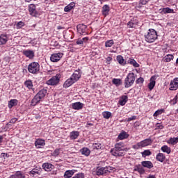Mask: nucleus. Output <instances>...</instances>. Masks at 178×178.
<instances>
[{"mask_svg":"<svg viewBox=\"0 0 178 178\" xmlns=\"http://www.w3.org/2000/svg\"><path fill=\"white\" fill-rule=\"evenodd\" d=\"M24 85L26 86V87H27V88H29V90H33V81L31 80H27L24 82Z\"/></svg>","mask_w":178,"mask_h":178,"instance_id":"2f4dec72","label":"nucleus"},{"mask_svg":"<svg viewBox=\"0 0 178 178\" xmlns=\"http://www.w3.org/2000/svg\"><path fill=\"white\" fill-rule=\"evenodd\" d=\"M162 113H163V109H161V110H157L156 111H155V113H154V116L156 117L159 115H162Z\"/></svg>","mask_w":178,"mask_h":178,"instance_id":"8fccbe9b","label":"nucleus"},{"mask_svg":"<svg viewBox=\"0 0 178 178\" xmlns=\"http://www.w3.org/2000/svg\"><path fill=\"white\" fill-rule=\"evenodd\" d=\"M103 115V118H104V119H109L111 118V116H112V113L109 112V111H104L102 113Z\"/></svg>","mask_w":178,"mask_h":178,"instance_id":"a19ab883","label":"nucleus"},{"mask_svg":"<svg viewBox=\"0 0 178 178\" xmlns=\"http://www.w3.org/2000/svg\"><path fill=\"white\" fill-rule=\"evenodd\" d=\"M74 175V171L73 170H67L65 174H64V177L65 178H70L72 176Z\"/></svg>","mask_w":178,"mask_h":178,"instance_id":"c9c22d12","label":"nucleus"},{"mask_svg":"<svg viewBox=\"0 0 178 178\" xmlns=\"http://www.w3.org/2000/svg\"><path fill=\"white\" fill-rule=\"evenodd\" d=\"M161 151H163V152H166V154H170L171 152L170 147H168V145L161 147Z\"/></svg>","mask_w":178,"mask_h":178,"instance_id":"e433bc0d","label":"nucleus"},{"mask_svg":"<svg viewBox=\"0 0 178 178\" xmlns=\"http://www.w3.org/2000/svg\"><path fill=\"white\" fill-rule=\"evenodd\" d=\"M152 144V139L147 138L139 143L137 145H133V148L134 149H139V148H144V147H148V145H151Z\"/></svg>","mask_w":178,"mask_h":178,"instance_id":"7ed1b4c3","label":"nucleus"},{"mask_svg":"<svg viewBox=\"0 0 178 178\" xmlns=\"http://www.w3.org/2000/svg\"><path fill=\"white\" fill-rule=\"evenodd\" d=\"M107 60H112L111 57H108V58H107Z\"/></svg>","mask_w":178,"mask_h":178,"instance_id":"774afa93","label":"nucleus"},{"mask_svg":"<svg viewBox=\"0 0 178 178\" xmlns=\"http://www.w3.org/2000/svg\"><path fill=\"white\" fill-rule=\"evenodd\" d=\"M28 71L32 74H35L38 72H40V64L38 63H31L28 66Z\"/></svg>","mask_w":178,"mask_h":178,"instance_id":"20e7f679","label":"nucleus"},{"mask_svg":"<svg viewBox=\"0 0 178 178\" xmlns=\"http://www.w3.org/2000/svg\"><path fill=\"white\" fill-rule=\"evenodd\" d=\"M117 60L120 65H126V63H124V59L123 58V56H117Z\"/></svg>","mask_w":178,"mask_h":178,"instance_id":"58836bf2","label":"nucleus"},{"mask_svg":"<svg viewBox=\"0 0 178 178\" xmlns=\"http://www.w3.org/2000/svg\"><path fill=\"white\" fill-rule=\"evenodd\" d=\"M136 84H143L144 83V78L140 77L136 81Z\"/></svg>","mask_w":178,"mask_h":178,"instance_id":"603ef678","label":"nucleus"},{"mask_svg":"<svg viewBox=\"0 0 178 178\" xmlns=\"http://www.w3.org/2000/svg\"><path fill=\"white\" fill-rule=\"evenodd\" d=\"M41 99H42L36 95L32 99L31 105H32V106H35L37 104H40Z\"/></svg>","mask_w":178,"mask_h":178,"instance_id":"f3484780","label":"nucleus"},{"mask_svg":"<svg viewBox=\"0 0 178 178\" xmlns=\"http://www.w3.org/2000/svg\"><path fill=\"white\" fill-rule=\"evenodd\" d=\"M35 147H38V148H40V146H38V145L44 147V145H45V140H42V139H38L35 142Z\"/></svg>","mask_w":178,"mask_h":178,"instance_id":"a878e982","label":"nucleus"},{"mask_svg":"<svg viewBox=\"0 0 178 178\" xmlns=\"http://www.w3.org/2000/svg\"><path fill=\"white\" fill-rule=\"evenodd\" d=\"M60 152V149H56L53 152V153H51V155H52V156L56 157V156H59Z\"/></svg>","mask_w":178,"mask_h":178,"instance_id":"a18cd8bd","label":"nucleus"},{"mask_svg":"<svg viewBox=\"0 0 178 178\" xmlns=\"http://www.w3.org/2000/svg\"><path fill=\"white\" fill-rule=\"evenodd\" d=\"M152 152L149 151V149H146L143 152H142V156H149L151 155Z\"/></svg>","mask_w":178,"mask_h":178,"instance_id":"49530a36","label":"nucleus"},{"mask_svg":"<svg viewBox=\"0 0 178 178\" xmlns=\"http://www.w3.org/2000/svg\"><path fill=\"white\" fill-rule=\"evenodd\" d=\"M7 155H8V154H6V153H1V156L5 157V156H6Z\"/></svg>","mask_w":178,"mask_h":178,"instance_id":"69168bd1","label":"nucleus"},{"mask_svg":"<svg viewBox=\"0 0 178 178\" xmlns=\"http://www.w3.org/2000/svg\"><path fill=\"white\" fill-rule=\"evenodd\" d=\"M113 44V40H111L105 42V47H106V48H111Z\"/></svg>","mask_w":178,"mask_h":178,"instance_id":"c03bdc74","label":"nucleus"},{"mask_svg":"<svg viewBox=\"0 0 178 178\" xmlns=\"http://www.w3.org/2000/svg\"><path fill=\"white\" fill-rule=\"evenodd\" d=\"M177 95H176L172 99L170 100V104L172 105H176L177 104Z\"/></svg>","mask_w":178,"mask_h":178,"instance_id":"09e8293b","label":"nucleus"},{"mask_svg":"<svg viewBox=\"0 0 178 178\" xmlns=\"http://www.w3.org/2000/svg\"><path fill=\"white\" fill-rule=\"evenodd\" d=\"M138 23L136 20H131L128 22L127 26L129 29H134Z\"/></svg>","mask_w":178,"mask_h":178,"instance_id":"c85d7f7f","label":"nucleus"},{"mask_svg":"<svg viewBox=\"0 0 178 178\" xmlns=\"http://www.w3.org/2000/svg\"><path fill=\"white\" fill-rule=\"evenodd\" d=\"M76 30L77 33L81 34V35H83V34H86V30H87V26L83 24H79L76 26Z\"/></svg>","mask_w":178,"mask_h":178,"instance_id":"0eeeda50","label":"nucleus"},{"mask_svg":"<svg viewBox=\"0 0 178 178\" xmlns=\"http://www.w3.org/2000/svg\"><path fill=\"white\" fill-rule=\"evenodd\" d=\"M109 10H110L109 6L104 5L102 7V13L104 16H108V15L109 14Z\"/></svg>","mask_w":178,"mask_h":178,"instance_id":"5701e85b","label":"nucleus"},{"mask_svg":"<svg viewBox=\"0 0 178 178\" xmlns=\"http://www.w3.org/2000/svg\"><path fill=\"white\" fill-rule=\"evenodd\" d=\"M111 154L113 156H124V152L123 150H118L116 149H111Z\"/></svg>","mask_w":178,"mask_h":178,"instance_id":"1a4fd4ad","label":"nucleus"},{"mask_svg":"<svg viewBox=\"0 0 178 178\" xmlns=\"http://www.w3.org/2000/svg\"><path fill=\"white\" fill-rule=\"evenodd\" d=\"M36 95L42 99L47 95V89H42Z\"/></svg>","mask_w":178,"mask_h":178,"instance_id":"b1692460","label":"nucleus"},{"mask_svg":"<svg viewBox=\"0 0 178 178\" xmlns=\"http://www.w3.org/2000/svg\"><path fill=\"white\" fill-rule=\"evenodd\" d=\"M83 41V43L84 44V42H87L88 41V37H86L81 39Z\"/></svg>","mask_w":178,"mask_h":178,"instance_id":"680f3d73","label":"nucleus"},{"mask_svg":"<svg viewBox=\"0 0 178 178\" xmlns=\"http://www.w3.org/2000/svg\"><path fill=\"white\" fill-rule=\"evenodd\" d=\"M42 168L46 172H49L51 170V168H52V164L49 163H44L42 164Z\"/></svg>","mask_w":178,"mask_h":178,"instance_id":"cd10ccee","label":"nucleus"},{"mask_svg":"<svg viewBox=\"0 0 178 178\" xmlns=\"http://www.w3.org/2000/svg\"><path fill=\"white\" fill-rule=\"evenodd\" d=\"M6 42H8V37H6V35H1L0 36V45H3Z\"/></svg>","mask_w":178,"mask_h":178,"instance_id":"72a5a7b5","label":"nucleus"},{"mask_svg":"<svg viewBox=\"0 0 178 178\" xmlns=\"http://www.w3.org/2000/svg\"><path fill=\"white\" fill-rule=\"evenodd\" d=\"M126 102H127V96H123L122 99H120L119 104L123 106V105H126Z\"/></svg>","mask_w":178,"mask_h":178,"instance_id":"ea45409f","label":"nucleus"},{"mask_svg":"<svg viewBox=\"0 0 178 178\" xmlns=\"http://www.w3.org/2000/svg\"><path fill=\"white\" fill-rule=\"evenodd\" d=\"M156 159L159 162H164L166 157L164 156L163 153H159L156 156Z\"/></svg>","mask_w":178,"mask_h":178,"instance_id":"6ab92c4d","label":"nucleus"},{"mask_svg":"<svg viewBox=\"0 0 178 178\" xmlns=\"http://www.w3.org/2000/svg\"><path fill=\"white\" fill-rule=\"evenodd\" d=\"M74 6H76V3L74 2H72L65 7L64 10L65 12H70Z\"/></svg>","mask_w":178,"mask_h":178,"instance_id":"4be33fe9","label":"nucleus"},{"mask_svg":"<svg viewBox=\"0 0 178 178\" xmlns=\"http://www.w3.org/2000/svg\"><path fill=\"white\" fill-rule=\"evenodd\" d=\"M79 136H80V133L77 131H74L70 133V137L71 140H76Z\"/></svg>","mask_w":178,"mask_h":178,"instance_id":"412c9836","label":"nucleus"},{"mask_svg":"<svg viewBox=\"0 0 178 178\" xmlns=\"http://www.w3.org/2000/svg\"><path fill=\"white\" fill-rule=\"evenodd\" d=\"M80 77H81V74H80V72L75 71L74 73H73L71 76L70 79H72L76 83V81H79Z\"/></svg>","mask_w":178,"mask_h":178,"instance_id":"ddd939ff","label":"nucleus"},{"mask_svg":"<svg viewBox=\"0 0 178 178\" xmlns=\"http://www.w3.org/2000/svg\"><path fill=\"white\" fill-rule=\"evenodd\" d=\"M134 81H136V76L134 75V72L128 74L124 82L125 88L131 87V85L134 84Z\"/></svg>","mask_w":178,"mask_h":178,"instance_id":"f03ea898","label":"nucleus"},{"mask_svg":"<svg viewBox=\"0 0 178 178\" xmlns=\"http://www.w3.org/2000/svg\"><path fill=\"white\" fill-rule=\"evenodd\" d=\"M38 171H34L33 170L30 172V175H37Z\"/></svg>","mask_w":178,"mask_h":178,"instance_id":"e2e57ef3","label":"nucleus"},{"mask_svg":"<svg viewBox=\"0 0 178 178\" xmlns=\"http://www.w3.org/2000/svg\"><path fill=\"white\" fill-rule=\"evenodd\" d=\"M141 175H143V173H145V170H144V168L140 166V168H139V171H138Z\"/></svg>","mask_w":178,"mask_h":178,"instance_id":"13d9d810","label":"nucleus"},{"mask_svg":"<svg viewBox=\"0 0 178 178\" xmlns=\"http://www.w3.org/2000/svg\"><path fill=\"white\" fill-rule=\"evenodd\" d=\"M76 43L77 44V45H83V40L81 39H78L76 42Z\"/></svg>","mask_w":178,"mask_h":178,"instance_id":"6e6d98bb","label":"nucleus"},{"mask_svg":"<svg viewBox=\"0 0 178 178\" xmlns=\"http://www.w3.org/2000/svg\"><path fill=\"white\" fill-rule=\"evenodd\" d=\"M57 29H58V30H63V29H65V27L59 26L57 27Z\"/></svg>","mask_w":178,"mask_h":178,"instance_id":"0e129e2a","label":"nucleus"},{"mask_svg":"<svg viewBox=\"0 0 178 178\" xmlns=\"http://www.w3.org/2000/svg\"><path fill=\"white\" fill-rule=\"evenodd\" d=\"M81 152L82 155H85L86 156H88L91 152V151L89 150L87 147H83L82 149H81Z\"/></svg>","mask_w":178,"mask_h":178,"instance_id":"7c9ffc66","label":"nucleus"},{"mask_svg":"<svg viewBox=\"0 0 178 178\" xmlns=\"http://www.w3.org/2000/svg\"><path fill=\"white\" fill-rule=\"evenodd\" d=\"M178 143V138H171L170 139V143L175 145V144H177Z\"/></svg>","mask_w":178,"mask_h":178,"instance_id":"de8ad7c7","label":"nucleus"},{"mask_svg":"<svg viewBox=\"0 0 178 178\" xmlns=\"http://www.w3.org/2000/svg\"><path fill=\"white\" fill-rule=\"evenodd\" d=\"M72 109H75L76 111H80V109H83V106H84V104L78 102H75L73 103L72 104Z\"/></svg>","mask_w":178,"mask_h":178,"instance_id":"4468645a","label":"nucleus"},{"mask_svg":"<svg viewBox=\"0 0 178 178\" xmlns=\"http://www.w3.org/2000/svg\"><path fill=\"white\" fill-rule=\"evenodd\" d=\"M62 56H63V54H62V53L51 54V56L50 57V60L51 62H59V60H60V58H62Z\"/></svg>","mask_w":178,"mask_h":178,"instance_id":"6e6552de","label":"nucleus"},{"mask_svg":"<svg viewBox=\"0 0 178 178\" xmlns=\"http://www.w3.org/2000/svg\"><path fill=\"white\" fill-rule=\"evenodd\" d=\"M92 149H101L102 148V145L101 143H93L92 145Z\"/></svg>","mask_w":178,"mask_h":178,"instance_id":"79ce46f5","label":"nucleus"},{"mask_svg":"<svg viewBox=\"0 0 178 178\" xmlns=\"http://www.w3.org/2000/svg\"><path fill=\"white\" fill-rule=\"evenodd\" d=\"M155 79H154V76H152L151 79H150V82L148 84V88L149 90H154V87H155Z\"/></svg>","mask_w":178,"mask_h":178,"instance_id":"393cba45","label":"nucleus"},{"mask_svg":"<svg viewBox=\"0 0 178 178\" xmlns=\"http://www.w3.org/2000/svg\"><path fill=\"white\" fill-rule=\"evenodd\" d=\"M59 81H60L59 75L57 74L51 77L48 81H47L46 84H47V86H57V84H59Z\"/></svg>","mask_w":178,"mask_h":178,"instance_id":"39448f33","label":"nucleus"},{"mask_svg":"<svg viewBox=\"0 0 178 178\" xmlns=\"http://www.w3.org/2000/svg\"><path fill=\"white\" fill-rule=\"evenodd\" d=\"M128 63H129V65H132V66L134 67H139L140 65L138 63H137V61H136V60L133 59V58H129L128 60Z\"/></svg>","mask_w":178,"mask_h":178,"instance_id":"bb28decb","label":"nucleus"},{"mask_svg":"<svg viewBox=\"0 0 178 178\" xmlns=\"http://www.w3.org/2000/svg\"><path fill=\"white\" fill-rule=\"evenodd\" d=\"M137 119V117L136 115H134L132 117H130L127 119V122H131V120H136Z\"/></svg>","mask_w":178,"mask_h":178,"instance_id":"864d4df0","label":"nucleus"},{"mask_svg":"<svg viewBox=\"0 0 178 178\" xmlns=\"http://www.w3.org/2000/svg\"><path fill=\"white\" fill-rule=\"evenodd\" d=\"M29 13L31 16H33L35 17L38 15L37 10H35V5H34V4H30L29 6Z\"/></svg>","mask_w":178,"mask_h":178,"instance_id":"9b49d317","label":"nucleus"},{"mask_svg":"<svg viewBox=\"0 0 178 178\" xmlns=\"http://www.w3.org/2000/svg\"><path fill=\"white\" fill-rule=\"evenodd\" d=\"M112 83L115 86H120V84H122V80L119 79H113L112 81Z\"/></svg>","mask_w":178,"mask_h":178,"instance_id":"37998d69","label":"nucleus"},{"mask_svg":"<svg viewBox=\"0 0 178 178\" xmlns=\"http://www.w3.org/2000/svg\"><path fill=\"white\" fill-rule=\"evenodd\" d=\"M16 122H17V118H14L10 120V123H13V124L16 123Z\"/></svg>","mask_w":178,"mask_h":178,"instance_id":"bf43d9fd","label":"nucleus"},{"mask_svg":"<svg viewBox=\"0 0 178 178\" xmlns=\"http://www.w3.org/2000/svg\"><path fill=\"white\" fill-rule=\"evenodd\" d=\"M140 168H141V165H136L134 170L135 172H139Z\"/></svg>","mask_w":178,"mask_h":178,"instance_id":"4d7b16f0","label":"nucleus"},{"mask_svg":"<svg viewBox=\"0 0 178 178\" xmlns=\"http://www.w3.org/2000/svg\"><path fill=\"white\" fill-rule=\"evenodd\" d=\"M178 88V78L174 79L170 83V91H175Z\"/></svg>","mask_w":178,"mask_h":178,"instance_id":"9d476101","label":"nucleus"},{"mask_svg":"<svg viewBox=\"0 0 178 178\" xmlns=\"http://www.w3.org/2000/svg\"><path fill=\"white\" fill-rule=\"evenodd\" d=\"M161 12L165 15H166L168 13H175V10L169 8V7H167V8H163Z\"/></svg>","mask_w":178,"mask_h":178,"instance_id":"473e14b6","label":"nucleus"},{"mask_svg":"<svg viewBox=\"0 0 178 178\" xmlns=\"http://www.w3.org/2000/svg\"><path fill=\"white\" fill-rule=\"evenodd\" d=\"M24 55L26 56L27 58H29V59H31L32 58H34V51L31 50H25L23 52Z\"/></svg>","mask_w":178,"mask_h":178,"instance_id":"a211bd4d","label":"nucleus"},{"mask_svg":"<svg viewBox=\"0 0 178 178\" xmlns=\"http://www.w3.org/2000/svg\"><path fill=\"white\" fill-rule=\"evenodd\" d=\"M127 137H129V135H127V134L124 131L122 132V133H120L118 135V139L119 140H124V138H127Z\"/></svg>","mask_w":178,"mask_h":178,"instance_id":"4c0bfd02","label":"nucleus"},{"mask_svg":"<svg viewBox=\"0 0 178 178\" xmlns=\"http://www.w3.org/2000/svg\"><path fill=\"white\" fill-rule=\"evenodd\" d=\"M114 149H118L119 151H129V149L124 148V143L120 142L118 143H116L115 145V147L113 148Z\"/></svg>","mask_w":178,"mask_h":178,"instance_id":"f8f14e48","label":"nucleus"},{"mask_svg":"<svg viewBox=\"0 0 178 178\" xmlns=\"http://www.w3.org/2000/svg\"><path fill=\"white\" fill-rule=\"evenodd\" d=\"M23 26H24V22L20 21L17 24H16V27L17 29H22V27H23Z\"/></svg>","mask_w":178,"mask_h":178,"instance_id":"3c124183","label":"nucleus"},{"mask_svg":"<svg viewBox=\"0 0 178 178\" xmlns=\"http://www.w3.org/2000/svg\"><path fill=\"white\" fill-rule=\"evenodd\" d=\"M141 163L144 168H147V169H152L154 168V164L149 161H142Z\"/></svg>","mask_w":178,"mask_h":178,"instance_id":"2eb2a0df","label":"nucleus"},{"mask_svg":"<svg viewBox=\"0 0 178 178\" xmlns=\"http://www.w3.org/2000/svg\"><path fill=\"white\" fill-rule=\"evenodd\" d=\"M147 178H156L155 175H149Z\"/></svg>","mask_w":178,"mask_h":178,"instance_id":"338daca9","label":"nucleus"},{"mask_svg":"<svg viewBox=\"0 0 178 178\" xmlns=\"http://www.w3.org/2000/svg\"><path fill=\"white\" fill-rule=\"evenodd\" d=\"M74 81L72 79L69 78L63 84L64 88H69L70 86H72V84H74Z\"/></svg>","mask_w":178,"mask_h":178,"instance_id":"dca6fc26","label":"nucleus"},{"mask_svg":"<svg viewBox=\"0 0 178 178\" xmlns=\"http://www.w3.org/2000/svg\"><path fill=\"white\" fill-rule=\"evenodd\" d=\"M105 168H107L108 172H111L113 170H115V168H113V167H105Z\"/></svg>","mask_w":178,"mask_h":178,"instance_id":"052dcab7","label":"nucleus"},{"mask_svg":"<svg viewBox=\"0 0 178 178\" xmlns=\"http://www.w3.org/2000/svg\"><path fill=\"white\" fill-rule=\"evenodd\" d=\"M173 55L168 54L163 57V62H170V60H173Z\"/></svg>","mask_w":178,"mask_h":178,"instance_id":"f704fd0d","label":"nucleus"},{"mask_svg":"<svg viewBox=\"0 0 178 178\" xmlns=\"http://www.w3.org/2000/svg\"><path fill=\"white\" fill-rule=\"evenodd\" d=\"M16 105H17V99H13L8 102V108H10L16 106Z\"/></svg>","mask_w":178,"mask_h":178,"instance_id":"c756f323","label":"nucleus"},{"mask_svg":"<svg viewBox=\"0 0 178 178\" xmlns=\"http://www.w3.org/2000/svg\"><path fill=\"white\" fill-rule=\"evenodd\" d=\"M25 176L20 171H17L15 175L9 177V178H24Z\"/></svg>","mask_w":178,"mask_h":178,"instance_id":"aec40b11","label":"nucleus"},{"mask_svg":"<svg viewBox=\"0 0 178 178\" xmlns=\"http://www.w3.org/2000/svg\"><path fill=\"white\" fill-rule=\"evenodd\" d=\"M158 38V34L154 29H149L145 35V40L147 42H154Z\"/></svg>","mask_w":178,"mask_h":178,"instance_id":"f257e3e1","label":"nucleus"},{"mask_svg":"<svg viewBox=\"0 0 178 178\" xmlns=\"http://www.w3.org/2000/svg\"><path fill=\"white\" fill-rule=\"evenodd\" d=\"M109 172V170H108V168L106 167H97L96 170V175L97 176H104L106 173H108Z\"/></svg>","mask_w":178,"mask_h":178,"instance_id":"423d86ee","label":"nucleus"},{"mask_svg":"<svg viewBox=\"0 0 178 178\" xmlns=\"http://www.w3.org/2000/svg\"><path fill=\"white\" fill-rule=\"evenodd\" d=\"M149 0H140V3L142 5H147Z\"/></svg>","mask_w":178,"mask_h":178,"instance_id":"5fc2aeb1","label":"nucleus"}]
</instances>
